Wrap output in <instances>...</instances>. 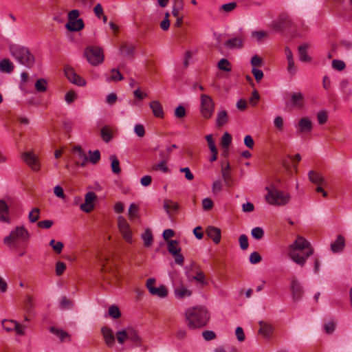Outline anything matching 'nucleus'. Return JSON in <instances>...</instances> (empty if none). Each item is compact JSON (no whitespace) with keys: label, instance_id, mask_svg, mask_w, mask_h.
Here are the masks:
<instances>
[{"label":"nucleus","instance_id":"1","mask_svg":"<svg viewBox=\"0 0 352 352\" xmlns=\"http://www.w3.org/2000/svg\"><path fill=\"white\" fill-rule=\"evenodd\" d=\"M184 316L186 325L190 329L206 327L210 318L208 310L201 305L188 307L184 312Z\"/></svg>","mask_w":352,"mask_h":352},{"label":"nucleus","instance_id":"2","mask_svg":"<svg viewBox=\"0 0 352 352\" xmlns=\"http://www.w3.org/2000/svg\"><path fill=\"white\" fill-rule=\"evenodd\" d=\"M314 250L310 243L304 237L298 236L289 247V256L296 264L303 266Z\"/></svg>","mask_w":352,"mask_h":352},{"label":"nucleus","instance_id":"3","mask_svg":"<svg viewBox=\"0 0 352 352\" xmlns=\"http://www.w3.org/2000/svg\"><path fill=\"white\" fill-rule=\"evenodd\" d=\"M267 194L265 196L267 204L273 206H285L288 204L291 199L289 193L278 190L274 184L265 187Z\"/></svg>","mask_w":352,"mask_h":352},{"label":"nucleus","instance_id":"4","mask_svg":"<svg viewBox=\"0 0 352 352\" xmlns=\"http://www.w3.org/2000/svg\"><path fill=\"white\" fill-rule=\"evenodd\" d=\"M9 50L12 56L21 65L29 68L34 65L35 58L28 47L12 45Z\"/></svg>","mask_w":352,"mask_h":352},{"label":"nucleus","instance_id":"5","mask_svg":"<svg viewBox=\"0 0 352 352\" xmlns=\"http://www.w3.org/2000/svg\"><path fill=\"white\" fill-rule=\"evenodd\" d=\"M29 237V232L23 226H17L11 231L8 236L4 238L3 241L10 247H16V243L28 241Z\"/></svg>","mask_w":352,"mask_h":352},{"label":"nucleus","instance_id":"6","mask_svg":"<svg viewBox=\"0 0 352 352\" xmlns=\"http://www.w3.org/2000/svg\"><path fill=\"white\" fill-rule=\"evenodd\" d=\"M84 56L87 61L93 66H96L102 63L104 60L103 51L100 47L89 46L87 47Z\"/></svg>","mask_w":352,"mask_h":352},{"label":"nucleus","instance_id":"7","mask_svg":"<svg viewBox=\"0 0 352 352\" xmlns=\"http://www.w3.org/2000/svg\"><path fill=\"white\" fill-rule=\"evenodd\" d=\"M201 113L206 119L212 117L214 110V103L212 98L206 94H201Z\"/></svg>","mask_w":352,"mask_h":352},{"label":"nucleus","instance_id":"8","mask_svg":"<svg viewBox=\"0 0 352 352\" xmlns=\"http://www.w3.org/2000/svg\"><path fill=\"white\" fill-rule=\"evenodd\" d=\"M155 279L151 278H148L146 283V287L148 289L149 293L153 295L157 296L159 298H165L168 296V289L167 287L161 285L160 287H155Z\"/></svg>","mask_w":352,"mask_h":352},{"label":"nucleus","instance_id":"9","mask_svg":"<svg viewBox=\"0 0 352 352\" xmlns=\"http://www.w3.org/2000/svg\"><path fill=\"white\" fill-rule=\"evenodd\" d=\"M64 73L67 79L73 84L78 86H84L86 82L85 80L78 76L74 71V68L70 65H65L64 67Z\"/></svg>","mask_w":352,"mask_h":352},{"label":"nucleus","instance_id":"10","mask_svg":"<svg viewBox=\"0 0 352 352\" xmlns=\"http://www.w3.org/2000/svg\"><path fill=\"white\" fill-rule=\"evenodd\" d=\"M118 226L123 238L128 243L132 242L131 230L126 220L122 216L118 217Z\"/></svg>","mask_w":352,"mask_h":352},{"label":"nucleus","instance_id":"11","mask_svg":"<svg viewBox=\"0 0 352 352\" xmlns=\"http://www.w3.org/2000/svg\"><path fill=\"white\" fill-rule=\"evenodd\" d=\"M97 196L94 192H88L85 196V203L80 204V208L85 212L89 213L94 208V201Z\"/></svg>","mask_w":352,"mask_h":352},{"label":"nucleus","instance_id":"12","mask_svg":"<svg viewBox=\"0 0 352 352\" xmlns=\"http://www.w3.org/2000/svg\"><path fill=\"white\" fill-rule=\"evenodd\" d=\"M285 104L291 109H302L304 106V97L300 92H294L291 94L290 100L286 102Z\"/></svg>","mask_w":352,"mask_h":352},{"label":"nucleus","instance_id":"13","mask_svg":"<svg viewBox=\"0 0 352 352\" xmlns=\"http://www.w3.org/2000/svg\"><path fill=\"white\" fill-rule=\"evenodd\" d=\"M291 292L294 301L301 299L304 294V291L300 283L296 277H293L291 280Z\"/></svg>","mask_w":352,"mask_h":352},{"label":"nucleus","instance_id":"14","mask_svg":"<svg viewBox=\"0 0 352 352\" xmlns=\"http://www.w3.org/2000/svg\"><path fill=\"white\" fill-rule=\"evenodd\" d=\"M73 153L76 155L75 164L79 166H85L88 162V157L87 156L82 147L76 145L73 147Z\"/></svg>","mask_w":352,"mask_h":352},{"label":"nucleus","instance_id":"15","mask_svg":"<svg viewBox=\"0 0 352 352\" xmlns=\"http://www.w3.org/2000/svg\"><path fill=\"white\" fill-rule=\"evenodd\" d=\"M22 159L33 170L36 171L40 169L38 159L32 152L29 151L23 153L22 154Z\"/></svg>","mask_w":352,"mask_h":352},{"label":"nucleus","instance_id":"16","mask_svg":"<svg viewBox=\"0 0 352 352\" xmlns=\"http://www.w3.org/2000/svg\"><path fill=\"white\" fill-rule=\"evenodd\" d=\"M313 128L312 122L307 117L302 118L299 120L297 129L298 133H308L311 131Z\"/></svg>","mask_w":352,"mask_h":352},{"label":"nucleus","instance_id":"17","mask_svg":"<svg viewBox=\"0 0 352 352\" xmlns=\"http://www.w3.org/2000/svg\"><path fill=\"white\" fill-rule=\"evenodd\" d=\"M292 24V20L287 14L280 16L278 21L274 24V28L283 31L289 28Z\"/></svg>","mask_w":352,"mask_h":352},{"label":"nucleus","instance_id":"18","mask_svg":"<svg viewBox=\"0 0 352 352\" xmlns=\"http://www.w3.org/2000/svg\"><path fill=\"white\" fill-rule=\"evenodd\" d=\"M101 333L106 344L109 347L113 346L115 343V336L113 331L109 327L105 326L102 327Z\"/></svg>","mask_w":352,"mask_h":352},{"label":"nucleus","instance_id":"19","mask_svg":"<svg viewBox=\"0 0 352 352\" xmlns=\"http://www.w3.org/2000/svg\"><path fill=\"white\" fill-rule=\"evenodd\" d=\"M174 294L176 298L183 299L186 297L190 296L192 295V291L188 289L187 287L181 283L179 285L175 287Z\"/></svg>","mask_w":352,"mask_h":352},{"label":"nucleus","instance_id":"20","mask_svg":"<svg viewBox=\"0 0 352 352\" xmlns=\"http://www.w3.org/2000/svg\"><path fill=\"white\" fill-rule=\"evenodd\" d=\"M244 40L245 37L243 35H240L228 40L225 43V46L229 49H239L243 46Z\"/></svg>","mask_w":352,"mask_h":352},{"label":"nucleus","instance_id":"21","mask_svg":"<svg viewBox=\"0 0 352 352\" xmlns=\"http://www.w3.org/2000/svg\"><path fill=\"white\" fill-rule=\"evenodd\" d=\"M206 233L213 242L218 244L221 241V230L214 226H208L206 228Z\"/></svg>","mask_w":352,"mask_h":352},{"label":"nucleus","instance_id":"22","mask_svg":"<svg viewBox=\"0 0 352 352\" xmlns=\"http://www.w3.org/2000/svg\"><path fill=\"white\" fill-rule=\"evenodd\" d=\"M345 247V239L344 237L339 234L335 241L331 244V250L333 253L341 252Z\"/></svg>","mask_w":352,"mask_h":352},{"label":"nucleus","instance_id":"23","mask_svg":"<svg viewBox=\"0 0 352 352\" xmlns=\"http://www.w3.org/2000/svg\"><path fill=\"white\" fill-rule=\"evenodd\" d=\"M149 107L153 115L158 118L164 117V112L162 104L158 100H153L150 102Z\"/></svg>","mask_w":352,"mask_h":352},{"label":"nucleus","instance_id":"24","mask_svg":"<svg viewBox=\"0 0 352 352\" xmlns=\"http://www.w3.org/2000/svg\"><path fill=\"white\" fill-rule=\"evenodd\" d=\"M308 177L310 182L316 185H327V181L321 175V174L314 171L310 170L308 173Z\"/></svg>","mask_w":352,"mask_h":352},{"label":"nucleus","instance_id":"25","mask_svg":"<svg viewBox=\"0 0 352 352\" xmlns=\"http://www.w3.org/2000/svg\"><path fill=\"white\" fill-rule=\"evenodd\" d=\"M258 324L260 326L258 333L265 338H270L273 333L272 326L263 321H260Z\"/></svg>","mask_w":352,"mask_h":352},{"label":"nucleus","instance_id":"26","mask_svg":"<svg viewBox=\"0 0 352 352\" xmlns=\"http://www.w3.org/2000/svg\"><path fill=\"white\" fill-rule=\"evenodd\" d=\"M65 27L69 31L78 32L84 28L85 24L82 19H78L77 20L68 21Z\"/></svg>","mask_w":352,"mask_h":352},{"label":"nucleus","instance_id":"27","mask_svg":"<svg viewBox=\"0 0 352 352\" xmlns=\"http://www.w3.org/2000/svg\"><path fill=\"white\" fill-rule=\"evenodd\" d=\"M0 221L4 223L10 222L9 209L7 204L0 199Z\"/></svg>","mask_w":352,"mask_h":352},{"label":"nucleus","instance_id":"28","mask_svg":"<svg viewBox=\"0 0 352 352\" xmlns=\"http://www.w3.org/2000/svg\"><path fill=\"white\" fill-rule=\"evenodd\" d=\"M309 47L308 44H302L298 47V52L299 55L300 60L302 62H309L311 58L307 54V49Z\"/></svg>","mask_w":352,"mask_h":352},{"label":"nucleus","instance_id":"29","mask_svg":"<svg viewBox=\"0 0 352 352\" xmlns=\"http://www.w3.org/2000/svg\"><path fill=\"white\" fill-rule=\"evenodd\" d=\"M127 340L133 342L136 346H140L142 344V338L139 336L138 331L133 329H128V338Z\"/></svg>","mask_w":352,"mask_h":352},{"label":"nucleus","instance_id":"30","mask_svg":"<svg viewBox=\"0 0 352 352\" xmlns=\"http://www.w3.org/2000/svg\"><path fill=\"white\" fill-rule=\"evenodd\" d=\"M120 50L125 57H133L135 50V45L125 43L122 44Z\"/></svg>","mask_w":352,"mask_h":352},{"label":"nucleus","instance_id":"31","mask_svg":"<svg viewBox=\"0 0 352 352\" xmlns=\"http://www.w3.org/2000/svg\"><path fill=\"white\" fill-rule=\"evenodd\" d=\"M221 174L225 184L228 186H230L232 184V178L230 175V166L228 162L226 166L222 168Z\"/></svg>","mask_w":352,"mask_h":352},{"label":"nucleus","instance_id":"32","mask_svg":"<svg viewBox=\"0 0 352 352\" xmlns=\"http://www.w3.org/2000/svg\"><path fill=\"white\" fill-rule=\"evenodd\" d=\"M14 69L13 63L8 58H3L0 61V72L10 74Z\"/></svg>","mask_w":352,"mask_h":352},{"label":"nucleus","instance_id":"33","mask_svg":"<svg viewBox=\"0 0 352 352\" xmlns=\"http://www.w3.org/2000/svg\"><path fill=\"white\" fill-rule=\"evenodd\" d=\"M164 208L166 210V212H167V214H170V210L177 212L179 208V206L178 205L177 203L174 202L172 200L164 199Z\"/></svg>","mask_w":352,"mask_h":352},{"label":"nucleus","instance_id":"34","mask_svg":"<svg viewBox=\"0 0 352 352\" xmlns=\"http://www.w3.org/2000/svg\"><path fill=\"white\" fill-rule=\"evenodd\" d=\"M228 121V113L226 110L220 111L217 117V126L219 127L223 126Z\"/></svg>","mask_w":352,"mask_h":352},{"label":"nucleus","instance_id":"35","mask_svg":"<svg viewBox=\"0 0 352 352\" xmlns=\"http://www.w3.org/2000/svg\"><path fill=\"white\" fill-rule=\"evenodd\" d=\"M167 248L168 252L172 255L177 254V253L180 252L181 251L179 243L176 240H170L168 243Z\"/></svg>","mask_w":352,"mask_h":352},{"label":"nucleus","instance_id":"36","mask_svg":"<svg viewBox=\"0 0 352 352\" xmlns=\"http://www.w3.org/2000/svg\"><path fill=\"white\" fill-rule=\"evenodd\" d=\"M109 160H111V167L113 173L115 174H119L121 172L119 160L114 155H111L109 157Z\"/></svg>","mask_w":352,"mask_h":352},{"label":"nucleus","instance_id":"37","mask_svg":"<svg viewBox=\"0 0 352 352\" xmlns=\"http://www.w3.org/2000/svg\"><path fill=\"white\" fill-rule=\"evenodd\" d=\"M142 238L144 241V245L145 247H150L153 242V237L151 231L149 229H146L145 232L142 235Z\"/></svg>","mask_w":352,"mask_h":352},{"label":"nucleus","instance_id":"38","mask_svg":"<svg viewBox=\"0 0 352 352\" xmlns=\"http://www.w3.org/2000/svg\"><path fill=\"white\" fill-rule=\"evenodd\" d=\"M169 160V154L167 155L166 157H163V160L160 162V163L154 165L153 169L155 170H162L164 173H167L168 171V168L166 166V162Z\"/></svg>","mask_w":352,"mask_h":352},{"label":"nucleus","instance_id":"39","mask_svg":"<svg viewBox=\"0 0 352 352\" xmlns=\"http://www.w3.org/2000/svg\"><path fill=\"white\" fill-rule=\"evenodd\" d=\"M100 135L102 139L105 142H109L111 140L113 135L111 130L108 128V126H103L100 129Z\"/></svg>","mask_w":352,"mask_h":352},{"label":"nucleus","instance_id":"40","mask_svg":"<svg viewBox=\"0 0 352 352\" xmlns=\"http://www.w3.org/2000/svg\"><path fill=\"white\" fill-rule=\"evenodd\" d=\"M2 325L7 331H12L17 327V322L12 320H3Z\"/></svg>","mask_w":352,"mask_h":352},{"label":"nucleus","instance_id":"41","mask_svg":"<svg viewBox=\"0 0 352 352\" xmlns=\"http://www.w3.org/2000/svg\"><path fill=\"white\" fill-rule=\"evenodd\" d=\"M138 206L134 203L131 204L129 208V217L131 220H133L135 218L138 217Z\"/></svg>","mask_w":352,"mask_h":352},{"label":"nucleus","instance_id":"42","mask_svg":"<svg viewBox=\"0 0 352 352\" xmlns=\"http://www.w3.org/2000/svg\"><path fill=\"white\" fill-rule=\"evenodd\" d=\"M47 81L44 78H40L35 83V88L38 92H45L47 90Z\"/></svg>","mask_w":352,"mask_h":352},{"label":"nucleus","instance_id":"43","mask_svg":"<svg viewBox=\"0 0 352 352\" xmlns=\"http://www.w3.org/2000/svg\"><path fill=\"white\" fill-rule=\"evenodd\" d=\"M218 67L219 69L225 72H230L232 69L231 63L226 58H222L219 60Z\"/></svg>","mask_w":352,"mask_h":352},{"label":"nucleus","instance_id":"44","mask_svg":"<svg viewBox=\"0 0 352 352\" xmlns=\"http://www.w3.org/2000/svg\"><path fill=\"white\" fill-rule=\"evenodd\" d=\"M109 315L114 319L119 318L121 316L120 309L116 305H111L109 308Z\"/></svg>","mask_w":352,"mask_h":352},{"label":"nucleus","instance_id":"45","mask_svg":"<svg viewBox=\"0 0 352 352\" xmlns=\"http://www.w3.org/2000/svg\"><path fill=\"white\" fill-rule=\"evenodd\" d=\"M112 74L107 78V81H118L123 79L122 74L116 69H111Z\"/></svg>","mask_w":352,"mask_h":352},{"label":"nucleus","instance_id":"46","mask_svg":"<svg viewBox=\"0 0 352 352\" xmlns=\"http://www.w3.org/2000/svg\"><path fill=\"white\" fill-rule=\"evenodd\" d=\"M74 306V302L72 300L68 299L67 297L64 296L60 299V307L62 309H70Z\"/></svg>","mask_w":352,"mask_h":352},{"label":"nucleus","instance_id":"47","mask_svg":"<svg viewBox=\"0 0 352 352\" xmlns=\"http://www.w3.org/2000/svg\"><path fill=\"white\" fill-rule=\"evenodd\" d=\"M39 214H40V210L39 208H34L32 211L29 213V215H28V219L29 221L31 222V223H34L36 222L37 220H38V219L40 218L39 217Z\"/></svg>","mask_w":352,"mask_h":352},{"label":"nucleus","instance_id":"48","mask_svg":"<svg viewBox=\"0 0 352 352\" xmlns=\"http://www.w3.org/2000/svg\"><path fill=\"white\" fill-rule=\"evenodd\" d=\"M50 245L58 254H60L62 252L64 247V245L62 242H56L54 239H52L50 241Z\"/></svg>","mask_w":352,"mask_h":352},{"label":"nucleus","instance_id":"49","mask_svg":"<svg viewBox=\"0 0 352 352\" xmlns=\"http://www.w3.org/2000/svg\"><path fill=\"white\" fill-rule=\"evenodd\" d=\"M251 234L254 239L259 240L263 237L264 231L263 228L260 227H256L252 230Z\"/></svg>","mask_w":352,"mask_h":352},{"label":"nucleus","instance_id":"50","mask_svg":"<svg viewBox=\"0 0 352 352\" xmlns=\"http://www.w3.org/2000/svg\"><path fill=\"white\" fill-rule=\"evenodd\" d=\"M24 307L25 309L28 313L31 312L32 310L34 309V298L32 296H27L26 299L24 301Z\"/></svg>","mask_w":352,"mask_h":352},{"label":"nucleus","instance_id":"51","mask_svg":"<svg viewBox=\"0 0 352 352\" xmlns=\"http://www.w3.org/2000/svg\"><path fill=\"white\" fill-rule=\"evenodd\" d=\"M128 338V330H122L119 331L116 333V338L118 342L122 344L124 343L125 340H127Z\"/></svg>","mask_w":352,"mask_h":352},{"label":"nucleus","instance_id":"52","mask_svg":"<svg viewBox=\"0 0 352 352\" xmlns=\"http://www.w3.org/2000/svg\"><path fill=\"white\" fill-rule=\"evenodd\" d=\"M318 122L320 124H324L327 122L328 117L325 111H320L317 113Z\"/></svg>","mask_w":352,"mask_h":352},{"label":"nucleus","instance_id":"53","mask_svg":"<svg viewBox=\"0 0 352 352\" xmlns=\"http://www.w3.org/2000/svg\"><path fill=\"white\" fill-rule=\"evenodd\" d=\"M232 142V136L226 132L221 138V145L224 147H228Z\"/></svg>","mask_w":352,"mask_h":352},{"label":"nucleus","instance_id":"54","mask_svg":"<svg viewBox=\"0 0 352 352\" xmlns=\"http://www.w3.org/2000/svg\"><path fill=\"white\" fill-rule=\"evenodd\" d=\"M66 270V265L65 263L58 261L56 263V274L57 276H61Z\"/></svg>","mask_w":352,"mask_h":352},{"label":"nucleus","instance_id":"55","mask_svg":"<svg viewBox=\"0 0 352 352\" xmlns=\"http://www.w3.org/2000/svg\"><path fill=\"white\" fill-rule=\"evenodd\" d=\"M89 153L91 154L90 159H89L90 162L94 164H97L100 159V151L98 150L94 151V152H91V151H89Z\"/></svg>","mask_w":352,"mask_h":352},{"label":"nucleus","instance_id":"56","mask_svg":"<svg viewBox=\"0 0 352 352\" xmlns=\"http://www.w3.org/2000/svg\"><path fill=\"white\" fill-rule=\"evenodd\" d=\"M214 203L210 198H205L202 200V206L204 210H210L213 208Z\"/></svg>","mask_w":352,"mask_h":352},{"label":"nucleus","instance_id":"57","mask_svg":"<svg viewBox=\"0 0 352 352\" xmlns=\"http://www.w3.org/2000/svg\"><path fill=\"white\" fill-rule=\"evenodd\" d=\"M186 115V111L185 108L182 106L179 105L175 110V116L177 118H182L185 117Z\"/></svg>","mask_w":352,"mask_h":352},{"label":"nucleus","instance_id":"58","mask_svg":"<svg viewBox=\"0 0 352 352\" xmlns=\"http://www.w3.org/2000/svg\"><path fill=\"white\" fill-rule=\"evenodd\" d=\"M240 247L242 250H245L248 248V239L245 234H241L239 239Z\"/></svg>","mask_w":352,"mask_h":352},{"label":"nucleus","instance_id":"59","mask_svg":"<svg viewBox=\"0 0 352 352\" xmlns=\"http://www.w3.org/2000/svg\"><path fill=\"white\" fill-rule=\"evenodd\" d=\"M252 73L256 80V82H259L262 78H263V72L261 69L253 67L252 69Z\"/></svg>","mask_w":352,"mask_h":352},{"label":"nucleus","instance_id":"60","mask_svg":"<svg viewBox=\"0 0 352 352\" xmlns=\"http://www.w3.org/2000/svg\"><path fill=\"white\" fill-rule=\"evenodd\" d=\"M262 258L261 255L257 252H254L250 254V262L252 264H256L261 262Z\"/></svg>","mask_w":352,"mask_h":352},{"label":"nucleus","instance_id":"61","mask_svg":"<svg viewBox=\"0 0 352 352\" xmlns=\"http://www.w3.org/2000/svg\"><path fill=\"white\" fill-rule=\"evenodd\" d=\"M332 67L338 71H342L345 67V63L344 61L340 60H333L332 61Z\"/></svg>","mask_w":352,"mask_h":352},{"label":"nucleus","instance_id":"62","mask_svg":"<svg viewBox=\"0 0 352 352\" xmlns=\"http://www.w3.org/2000/svg\"><path fill=\"white\" fill-rule=\"evenodd\" d=\"M336 328V323L333 321H329L324 325V331L327 333L331 334Z\"/></svg>","mask_w":352,"mask_h":352},{"label":"nucleus","instance_id":"63","mask_svg":"<svg viewBox=\"0 0 352 352\" xmlns=\"http://www.w3.org/2000/svg\"><path fill=\"white\" fill-rule=\"evenodd\" d=\"M251 64L255 68L256 67H261L263 64V60L258 55H254L251 58Z\"/></svg>","mask_w":352,"mask_h":352},{"label":"nucleus","instance_id":"64","mask_svg":"<svg viewBox=\"0 0 352 352\" xmlns=\"http://www.w3.org/2000/svg\"><path fill=\"white\" fill-rule=\"evenodd\" d=\"M222 183L220 180H216L213 182L212 190L214 194H217L222 190Z\"/></svg>","mask_w":352,"mask_h":352}]
</instances>
